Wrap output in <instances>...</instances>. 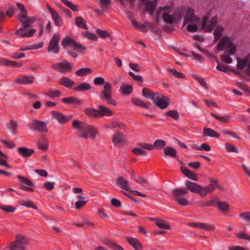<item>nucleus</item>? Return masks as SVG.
Masks as SVG:
<instances>
[{"instance_id": "obj_1", "label": "nucleus", "mask_w": 250, "mask_h": 250, "mask_svg": "<svg viewBox=\"0 0 250 250\" xmlns=\"http://www.w3.org/2000/svg\"><path fill=\"white\" fill-rule=\"evenodd\" d=\"M173 7L171 6H165L161 7L157 12V22L158 18L162 16L164 22L168 24H172L173 22H177L180 21L184 15V12L182 9H177L173 11Z\"/></svg>"}, {"instance_id": "obj_2", "label": "nucleus", "mask_w": 250, "mask_h": 250, "mask_svg": "<svg viewBox=\"0 0 250 250\" xmlns=\"http://www.w3.org/2000/svg\"><path fill=\"white\" fill-rule=\"evenodd\" d=\"M217 48L219 51H224L225 55L221 56V60L227 63H231L232 59L229 56L234 54L236 50V46L234 44L231 38L223 37L218 43Z\"/></svg>"}, {"instance_id": "obj_3", "label": "nucleus", "mask_w": 250, "mask_h": 250, "mask_svg": "<svg viewBox=\"0 0 250 250\" xmlns=\"http://www.w3.org/2000/svg\"><path fill=\"white\" fill-rule=\"evenodd\" d=\"M36 18L35 17H28L27 13H26V17L20 18L19 20L23 24L21 28L19 29L16 33L22 37H30L36 32V29H31L26 32L24 31L28 28L32 27L33 24L36 21Z\"/></svg>"}, {"instance_id": "obj_4", "label": "nucleus", "mask_w": 250, "mask_h": 250, "mask_svg": "<svg viewBox=\"0 0 250 250\" xmlns=\"http://www.w3.org/2000/svg\"><path fill=\"white\" fill-rule=\"evenodd\" d=\"M62 45L67 49L68 53L74 58H77L78 54L71 51V49L77 51L79 52H82L86 49L85 47L81 44L77 42L69 37H66L62 40Z\"/></svg>"}, {"instance_id": "obj_5", "label": "nucleus", "mask_w": 250, "mask_h": 250, "mask_svg": "<svg viewBox=\"0 0 250 250\" xmlns=\"http://www.w3.org/2000/svg\"><path fill=\"white\" fill-rule=\"evenodd\" d=\"M200 23V19L194 15L193 10L188 8L184 19L183 24L189 23L187 29L189 32H195L198 30V25Z\"/></svg>"}, {"instance_id": "obj_6", "label": "nucleus", "mask_w": 250, "mask_h": 250, "mask_svg": "<svg viewBox=\"0 0 250 250\" xmlns=\"http://www.w3.org/2000/svg\"><path fill=\"white\" fill-rule=\"evenodd\" d=\"M72 127L76 131L78 137L80 138H85L87 134L84 133V130L90 131V127L86 123L78 120H74L72 122Z\"/></svg>"}, {"instance_id": "obj_7", "label": "nucleus", "mask_w": 250, "mask_h": 250, "mask_svg": "<svg viewBox=\"0 0 250 250\" xmlns=\"http://www.w3.org/2000/svg\"><path fill=\"white\" fill-rule=\"evenodd\" d=\"M28 244L27 238L22 235H17L16 240L10 244L11 250H25Z\"/></svg>"}, {"instance_id": "obj_8", "label": "nucleus", "mask_w": 250, "mask_h": 250, "mask_svg": "<svg viewBox=\"0 0 250 250\" xmlns=\"http://www.w3.org/2000/svg\"><path fill=\"white\" fill-rule=\"evenodd\" d=\"M152 101L155 105L161 108L165 109L167 108L170 104V99L160 93H157L155 97Z\"/></svg>"}, {"instance_id": "obj_9", "label": "nucleus", "mask_w": 250, "mask_h": 250, "mask_svg": "<svg viewBox=\"0 0 250 250\" xmlns=\"http://www.w3.org/2000/svg\"><path fill=\"white\" fill-rule=\"evenodd\" d=\"M101 98L105 100L108 104L116 105L117 103L112 99V86L110 83L106 82L104 86V90L101 92Z\"/></svg>"}, {"instance_id": "obj_10", "label": "nucleus", "mask_w": 250, "mask_h": 250, "mask_svg": "<svg viewBox=\"0 0 250 250\" xmlns=\"http://www.w3.org/2000/svg\"><path fill=\"white\" fill-rule=\"evenodd\" d=\"M60 38L58 34H55L50 40L47 48V51L49 52H52L54 54H58L59 53V42Z\"/></svg>"}, {"instance_id": "obj_11", "label": "nucleus", "mask_w": 250, "mask_h": 250, "mask_svg": "<svg viewBox=\"0 0 250 250\" xmlns=\"http://www.w3.org/2000/svg\"><path fill=\"white\" fill-rule=\"evenodd\" d=\"M85 112L87 116L92 118L109 117L113 114L112 110H85Z\"/></svg>"}, {"instance_id": "obj_12", "label": "nucleus", "mask_w": 250, "mask_h": 250, "mask_svg": "<svg viewBox=\"0 0 250 250\" xmlns=\"http://www.w3.org/2000/svg\"><path fill=\"white\" fill-rule=\"evenodd\" d=\"M71 65L66 61L54 63L52 67L55 70L61 73H67L71 71Z\"/></svg>"}, {"instance_id": "obj_13", "label": "nucleus", "mask_w": 250, "mask_h": 250, "mask_svg": "<svg viewBox=\"0 0 250 250\" xmlns=\"http://www.w3.org/2000/svg\"><path fill=\"white\" fill-rule=\"evenodd\" d=\"M29 126L34 130L41 133H46L48 129L45 123L36 119L33 120Z\"/></svg>"}, {"instance_id": "obj_14", "label": "nucleus", "mask_w": 250, "mask_h": 250, "mask_svg": "<svg viewBox=\"0 0 250 250\" xmlns=\"http://www.w3.org/2000/svg\"><path fill=\"white\" fill-rule=\"evenodd\" d=\"M210 17V14L208 13L206 16H204V32H210L213 30L216 26L218 19L216 16L213 17L211 18V21L208 24H207V21Z\"/></svg>"}, {"instance_id": "obj_15", "label": "nucleus", "mask_w": 250, "mask_h": 250, "mask_svg": "<svg viewBox=\"0 0 250 250\" xmlns=\"http://www.w3.org/2000/svg\"><path fill=\"white\" fill-rule=\"evenodd\" d=\"M52 113L53 117L61 124H66L72 118V115L64 116L62 113L56 111H53Z\"/></svg>"}, {"instance_id": "obj_16", "label": "nucleus", "mask_w": 250, "mask_h": 250, "mask_svg": "<svg viewBox=\"0 0 250 250\" xmlns=\"http://www.w3.org/2000/svg\"><path fill=\"white\" fill-rule=\"evenodd\" d=\"M125 136L123 133L118 131L113 135L112 142L116 146H121L125 144Z\"/></svg>"}, {"instance_id": "obj_17", "label": "nucleus", "mask_w": 250, "mask_h": 250, "mask_svg": "<svg viewBox=\"0 0 250 250\" xmlns=\"http://www.w3.org/2000/svg\"><path fill=\"white\" fill-rule=\"evenodd\" d=\"M186 186L187 190H189L193 193L202 194L203 188L196 183L188 181L186 183Z\"/></svg>"}, {"instance_id": "obj_18", "label": "nucleus", "mask_w": 250, "mask_h": 250, "mask_svg": "<svg viewBox=\"0 0 250 250\" xmlns=\"http://www.w3.org/2000/svg\"><path fill=\"white\" fill-rule=\"evenodd\" d=\"M17 152L23 158H28L31 156L35 151L34 149L31 148L20 147L17 148Z\"/></svg>"}, {"instance_id": "obj_19", "label": "nucleus", "mask_w": 250, "mask_h": 250, "mask_svg": "<svg viewBox=\"0 0 250 250\" xmlns=\"http://www.w3.org/2000/svg\"><path fill=\"white\" fill-rule=\"evenodd\" d=\"M116 183L122 189L129 191L131 190V187L128 182L124 177H119L116 179Z\"/></svg>"}, {"instance_id": "obj_20", "label": "nucleus", "mask_w": 250, "mask_h": 250, "mask_svg": "<svg viewBox=\"0 0 250 250\" xmlns=\"http://www.w3.org/2000/svg\"><path fill=\"white\" fill-rule=\"evenodd\" d=\"M209 181L210 183L204 187V196L208 195L215 190V186H216V180L209 178Z\"/></svg>"}, {"instance_id": "obj_21", "label": "nucleus", "mask_w": 250, "mask_h": 250, "mask_svg": "<svg viewBox=\"0 0 250 250\" xmlns=\"http://www.w3.org/2000/svg\"><path fill=\"white\" fill-rule=\"evenodd\" d=\"M34 77L32 76H24L17 78L16 82L22 84H31L33 83Z\"/></svg>"}, {"instance_id": "obj_22", "label": "nucleus", "mask_w": 250, "mask_h": 250, "mask_svg": "<svg viewBox=\"0 0 250 250\" xmlns=\"http://www.w3.org/2000/svg\"><path fill=\"white\" fill-rule=\"evenodd\" d=\"M157 5V0H147L145 2L146 10L149 12L150 15L153 14Z\"/></svg>"}, {"instance_id": "obj_23", "label": "nucleus", "mask_w": 250, "mask_h": 250, "mask_svg": "<svg viewBox=\"0 0 250 250\" xmlns=\"http://www.w3.org/2000/svg\"><path fill=\"white\" fill-rule=\"evenodd\" d=\"M89 126L90 127V131L88 130H84V133L87 134V137L85 138H82V139H86L88 138H90L92 140H93L95 138L96 135L98 134V130L97 129L92 126L89 125Z\"/></svg>"}, {"instance_id": "obj_24", "label": "nucleus", "mask_w": 250, "mask_h": 250, "mask_svg": "<svg viewBox=\"0 0 250 250\" xmlns=\"http://www.w3.org/2000/svg\"><path fill=\"white\" fill-rule=\"evenodd\" d=\"M127 240L135 250H142V245L138 239L134 238L128 237L127 238Z\"/></svg>"}, {"instance_id": "obj_25", "label": "nucleus", "mask_w": 250, "mask_h": 250, "mask_svg": "<svg viewBox=\"0 0 250 250\" xmlns=\"http://www.w3.org/2000/svg\"><path fill=\"white\" fill-rule=\"evenodd\" d=\"M216 206L218 209L223 212L229 211L230 208L228 202L225 201H218L216 202Z\"/></svg>"}, {"instance_id": "obj_26", "label": "nucleus", "mask_w": 250, "mask_h": 250, "mask_svg": "<svg viewBox=\"0 0 250 250\" xmlns=\"http://www.w3.org/2000/svg\"><path fill=\"white\" fill-rule=\"evenodd\" d=\"M157 93L153 92L150 89L144 88L142 90V95L145 98L151 100L152 101L155 97Z\"/></svg>"}, {"instance_id": "obj_27", "label": "nucleus", "mask_w": 250, "mask_h": 250, "mask_svg": "<svg viewBox=\"0 0 250 250\" xmlns=\"http://www.w3.org/2000/svg\"><path fill=\"white\" fill-rule=\"evenodd\" d=\"M62 101L64 103L73 105H79L81 104L80 100L73 97L63 98L62 99Z\"/></svg>"}, {"instance_id": "obj_28", "label": "nucleus", "mask_w": 250, "mask_h": 250, "mask_svg": "<svg viewBox=\"0 0 250 250\" xmlns=\"http://www.w3.org/2000/svg\"><path fill=\"white\" fill-rule=\"evenodd\" d=\"M132 101L135 105L143 108H148L150 105V103L144 102L142 100L137 98H132Z\"/></svg>"}, {"instance_id": "obj_29", "label": "nucleus", "mask_w": 250, "mask_h": 250, "mask_svg": "<svg viewBox=\"0 0 250 250\" xmlns=\"http://www.w3.org/2000/svg\"><path fill=\"white\" fill-rule=\"evenodd\" d=\"M177 151L176 149L171 146H167L164 148V156H167L172 158L176 157Z\"/></svg>"}, {"instance_id": "obj_30", "label": "nucleus", "mask_w": 250, "mask_h": 250, "mask_svg": "<svg viewBox=\"0 0 250 250\" xmlns=\"http://www.w3.org/2000/svg\"><path fill=\"white\" fill-rule=\"evenodd\" d=\"M181 169L182 173L184 174L185 176L188 177V178L194 181L197 180V178L196 174L192 172L191 171L188 169L187 168L181 167Z\"/></svg>"}, {"instance_id": "obj_31", "label": "nucleus", "mask_w": 250, "mask_h": 250, "mask_svg": "<svg viewBox=\"0 0 250 250\" xmlns=\"http://www.w3.org/2000/svg\"><path fill=\"white\" fill-rule=\"evenodd\" d=\"M102 241L104 244L107 245L111 249H114L116 250H123V248L121 246L114 243L113 242H112L109 240L104 239V240H103Z\"/></svg>"}, {"instance_id": "obj_32", "label": "nucleus", "mask_w": 250, "mask_h": 250, "mask_svg": "<svg viewBox=\"0 0 250 250\" xmlns=\"http://www.w3.org/2000/svg\"><path fill=\"white\" fill-rule=\"evenodd\" d=\"M6 127L13 135L17 134L18 125L16 121L13 120L10 121L6 124Z\"/></svg>"}, {"instance_id": "obj_33", "label": "nucleus", "mask_w": 250, "mask_h": 250, "mask_svg": "<svg viewBox=\"0 0 250 250\" xmlns=\"http://www.w3.org/2000/svg\"><path fill=\"white\" fill-rule=\"evenodd\" d=\"M204 136L219 138L220 134L211 128L204 127Z\"/></svg>"}, {"instance_id": "obj_34", "label": "nucleus", "mask_w": 250, "mask_h": 250, "mask_svg": "<svg viewBox=\"0 0 250 250\" xmlns=\"http://www.w3.org/2000/svg\"><path fill=\"white\" fill-rule=\"evenodd\" d=\"M75 24L79 27L82 28L85 30L88 29V26H87L85 21L81 17H78L76 18Z\"/></svg>"}, {"instance_id": "obj_35", "label": "nucleus", "mask_w": 250, "mask_h": 250, "mask_svg": "<svg viewBox=\"0 0 250 250\" xmlns=\"http://www.w3.org/2000/svg\"><path fill=\"white\" fill-rule=\"evenodd\" d=\"M48 141L44 138L42 139L38 142V148L39 149L46 151L48 148Z\"/></svg>"}, {"instance_id": "obj_36", "label": "nucleus", "mask_w": 250, "mask_h": 250, "mask_svg": "<svg viewBox=\"0 0 250 250\" xmlns=\"http://www.w3.org/2000/svg\"><path fill=\"white\" fill-rule=\"evenodd\" d=\"M188 192V190L184 188H176L171 191L172 194L175 197L186 194Z\"/></svg>"}, {"instance_id": "obj_37", "label": "nucleus", "mask_w": 250, "mask_h": 250, "mask_svg": "<svg viewBox=\"0 0 250 250\" xmlns=\"http://www.w3.org/2000/svg\"><path fill=\"white\" fill-rule=\"evenodd\" d=\"M131 22L133 25L136 28L140 30L142 32H146L148 30L147 26L146 24V22L145 24H142L137 22L135 21L132 20H131Z\"/></svg>"}, {"instance_id": "obj_38", "label": "nucleus", "mask_w": 250, "mask_h": 250, "mask_svg": "<svg viewBox=\"0 0 250 250\" xmlns=\"http://www.w3.org/2000/svg\"><path fill=\"white\" fill-rule=\"evenodd\" d=\"M51 16L56 26H60L62 25V19L56 11L52 14Z\"/></svg>"}, {"instance_id": "obj_39", "label": "nucleus", "mask_w": 250, "mask_h": 250, "mask_svg": "<svg viewBox=\"0 0 250 250\" xmlns=\"http://www.w3.org/2000/svg\"><path fill=\"white\" fill-rule=\"evenodd\" d=\"M60 83L62 85L69 88L74 85V82L67 77H63L61 79Z\"/></svg>"}, {"instance_id": "obj_40", "label": "nucleus", "mask_w": 250, "mask_h": 250, "mask_svg": "<svg viewBox=\"0 0 250 250\" xmlns=\"http://www.w3.org/2000/svg\"><path fill=\"white\" fill-rule=\"evenodd\" d=\"M19 204L21 206H24L27 208H31L35 209H38V207L34 204V203L31 201L22 200L20 201Z\"/></svg>"}, {"instance_id": "obj_41", "label": "nucleus", "mask_w": 250, "mask_h": 250, "mask_svg": "<svg viewBox=\"0 0 250 250\" xmlns=\"http://www.w3.org/2000/svg\"><path fill=\"white\" fill-rule=\"evenodd\" d=\"M0 62L6 65L13 66L15 67H21L22 66L21 63H18L16 62L12 61L7 60L4 59H0Z\"/></svg>"}, {"instance_id": "obj_42", "label": "nucleus", "mask_w": 250, "mask_h": 250, "mask_svg": "<svg viewBox=\"0 0 250 250\" xmlns=\"http://www.w3.org/2000/svg\"><path fill=\"white\" fill-rule=\"evenodd\" d=\"M156 225L161 229H170L169 225L164 220L158 219V220H157Z\"/></svg>"}, {"instance_id": "obj_43", "label": "nucleus", "mask_w": 250, "mask_h": 250, "mask_svg": "<svg viewBox=\"0 0 250 250\" xmlns=\"http://www.w3.org/2000/svg\"><path fill=\"white\" fill-rule=\"evenodd\" d=\"M120 90L123 94L129 95L132 91V87L130 85L123 84L120 87Z\"/></svg>"}, {"instance_id": "obj_44", "label": "nucleus", "mask_w": 250, "mask_h": 250, "mask_svg": "<svg viewBox=\"0 0 250 250\" xmlns=\"http://www.w3.org/2000/svg\"><path fill=\"white\" fill-rule=\"evenodd\" d=\"M166 145V142L163 140L158 139L154 141L153 144L154 148L161 149L164 147Z\"/></svg>"}, {"instance_id": "obj_45", "label": "nucleus", "mask_w": 250, "mask_h": 250, "mask_svg": "<svg viewBox=\"0 0 250 250\" xmlns=\"http://www.w3.org/2000/svg\"><path fill=\"white\" fill-rule=\"evenodd\" d=\"M90 85L86 83H82L79 86L75 88V90L78 91H83L89 90L91 89Z\"/></svg>"}, {"instance_id": "obj_46", "label": "nucleus", "mask_w": 250, "mask_h": 250, "mask_svg": "<svg viewBox=\"0 0 250 250\" xmlns=\"http://www.w3.org/2000/svg\"><path fill=\"white\" fill-rule=\"evenodd\" d=\"M223 30V27L220 25L217 26L214 32V41L215 42L220 38Z\"/></svg>"}, {"instance_id": "obj_47", "label": "nucleus", "mask_w": 250, "mask_h": 250, "mask_svg": "<svg viewBox=\"0 0 250 250\" xmlns=\"http://www.w3.org/2000/svg\"><path fill=\"white\" fill-rule=\"evenodd\" d=\"M91 72V69L89 68H83L76 72V74L79 76H83Z\"/></svg>"}, {"instance_id": "obj_48", "label": "nucleus", "mask_w": 250, "mask_h": 250, "mask_svg": "<svg viewBox=\"0 0 250 250\" xmlns=\"http://www.w3.org/2000/svg\"><path fill=\"white\" fill-rule=\"evenodd\" d=\"M132 151L134 154L141 156H146L147 154V151L143 149L141 147L134 148Z\"/></svg>"}, {"instance_id": "obj_49", "label": "nucleus", "mask_w": 250, "mask_h": 250, "mask_svg": "<svg viewBox=\"0 0 250 250\" xmlns=\"http://www.w3.org/2000/svg\"><path fill=\"white\" fill-rule=\"evenodd\" d=\"M61 94V92L58 90H50L46 93V95L51 98L59 97Z\"/></svg>"}, {"instance_id": "obj_50", "label": "nucleus", "mask_w": 250, "mask_h": 250, "mask_svg": "<svg viewBox=\"0 0 250 250\" xmlns=\"http://www.w3.org/2000/svg\"><path fill=\"white\" fill-rule=\"evenodd\" d=\"M17 7L21 10V14H20L18 15V19H19L20 18H21V17H26V13H27V11L25 9L24 5L22 4L19 3V2H18L17 3Z\"/></svg>"}, {"instance_id": "obj_51", "label": "nucleus", "mask_w": 250, "mask_h": 250, "mask_svg": "<svg viewBox=\"0 0 250 250\" xmlns=\"http://www.w3.org/2000/svg\"><path fill=\"white\" fill-rule=\"evenodd\" d=\"M211 115L213 117H214L217 120H218L219 121L225 122V123H228L230 119V115H226L225 116H219L215 115V114L211 113Z\"/></svg>"}, {"instance_id": "obj_52", "label": "nucleus", "mask_w": 250, "mask_h": 250, "mask_svg": "<svg viewBox=\"0 0 250 250\" xmlns=\"http://www.w3.org/2000/svg\"><path fill=\"white\" fill-rule=\"evenodd\" d=\"M174 200L180 205L185 206L188 205V201L186 198L185 197H174Z\"/></svg>"}, {"instance_id": "obj_53", "label": "nucleus", "mask_w": 250, "mask_h": 250, "mask_svg": "<svg viewBox=\"0 0 250 250\" xmlns=\"http://www.w3.org/2000/svg\"><path fill=\"white\" fill-rule=\"evenodd\" d=\"M247 63V60L237 58V68L238 69L242 70L245 67Z\"/></svg>"}, {"instance_id": "obj_54", "label": "nucleus", "mask_w": 250, "mask_h": 250, "mask_svg": "<svg viewBox=\"0 0 250 250\" xmlns=\"http://www.w3.org/2000/svg\"><path fill=\"white\" fill-rule=\"evenodd\" d=\"M225 147L228 152H234L236 153H238L239 152L237 147L234 145H232L229 143H226L225 144Z\"/></svg>"}, {"instance_id": "obj_55", "label": "nucleus", "mask_w": 250, "mask_h": 250, "mask_svg": "<svg viewBox=\"0 0 250 250\" xmlns=\"http://www.w3.org/2000/svg\"><path fill=\"white\" fill-rule=\"evenodd\" d=\"M218 196H214L212 199L207 200L206 202H204V207H209L214 206L215 204H216V202L218 201Z\"/></svg>"}, {"instance_id": "obj_56", "label": "nucleus", "mask_w": 250, "mask_h": 250, "mask_svg": "<svg viewBox=\"0 0 250 250\" xmlns=\"http://www.w3.org/2000/svg\"><path fill=\"white\" fill-rule=\"evenodd\" d=\"M17 177L20 180V181L25 184L26 185L28 186L32 187L34 186V184L32 182H31L30 180L27 179L25 177L21 175H18Z\"/></svg>"}, {"instance_id": "obj_57", "label": "nucleus", "mask_w": 250, "mask_h": 250, "mask_svg": "<svg viewBox=\"0 0 250 250\" xmlns=\"http://www.w3.org/2000/svg\"><path fill=\"white\" fill-rule=\"evenodd\" d=\"M0 142L8 148H13L16 146L15 144L12 141H8L2 139L0 140Z\"/></svg>"}, {"instance_id": "obj_58", "label": "nucleus", "mask_w": 250, "mask_h": 250, "mask_svg": "<svg viewBox=\"0 0 250 250\" xmlns=\"http://www.w3.org/2000/svg\"><path fill=\"white\" fill-rule=\"evenodd\" d=\"M239 239L248 240L250 242V235L244 231H240L236 234Z\"/></svg>"}, {"instance_id": "obj_59", "label": "nucleus", "mask_w": 250, "mask_h": 250, "mask_svg": "<svg viewBox=\"0 0 250 250\" xmlns=\"http://www.w3.org/2000/svg\"><path fill=\"white\" fill-rule=\"evenodd\" d=\"M166 115L170 116L175 120H177L179 119V113L177 110H168Z\"/></svg>"}, {"instance_id": "obj_60", "label": "nucleus", "mask_w": 250, "mask_h": 250, "mask_svg": "<svg viewBox=\"0 0 250 250\" xmlns=\"http://www.w3.org/2000/svg\"><path fill=\"white\" fill-rule=\"evenodd\" d=\"M168 71L174 76L176 78H184L185 75L178 72L176 69L173 68H168Z\"/></svg>"}, {"instance_id": "obj_61", "label": "nucleus", "mask_w": 250, "mask_h": 250, "mask_svg": "<svg viewBox=\"0 0 250 250\" xmlns=\"http://www.w3.org/2000/svg\"><path fill=\"white\" fill-rule=\"evenodd\" d=\"M83 34L85 37L90 40H92L94 41H97L98 40V37L94 33L87 31L83 32Z\"/></svg>"}, {"instance_id": "obj_62", "label": "nucleus", "mask_w": 250, "mask_h": 250, "mask_svg": "<svg viewBox=\"0 0 250 250\" xmlns=\"http://www.w3.org/2000/svg\"><path fill=\"white\" fill-rule=\"evenodd\" d=\"M61 1L66 6H67L69 8H70L72 10L74 11H77L78 9L77 6L74 5L73 3L71 2L70 1L67 0H61Z\"/></svg>"}, {"instance_id": "obj_63", "label": "nucleus", "mask_w": 250, "mask_h": 250, "mask_svg": "<svg viewBox=\"0 0 250 250\" xmlns=\"http://www.w3.org/2000/svg\"><path fill=\"white\" fill-rule=\"evenodd\" d=\"M134 180L143 187H146V185L148 183L147 181L142 177L135 178H134Z\"/></svg>"}, {"instance_id": "obj_64", "label": "nucleus", "mask_w": 250, "mask_h": 250, "mask_svg": "<svg viewBox=\"0 0 250 250\" xmlns=\"http://www.w3.org/2000/svg\"><path fill=\"white\" fill-rule=\"evenodd\" d=\"M0 208L6 212H14L16 208L10 206H0Z\"/></svg>"}]
</instances>
